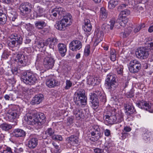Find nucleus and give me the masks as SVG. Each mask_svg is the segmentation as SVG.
<instances>
[{"label":"nucleus","instance_id":"53","mask_svg":"<svg viewBox=\"0 0 153 153\" xmlns=\"http://www.w3.org/2000/svg\"><path fill=\"white\" fill-rule=\"evenodd\" d=\"M104 134L105 136L108 137L110 135L111 131L108 129H106L104 131Z\"/></svg>","mask_w":153,"mask_h":153},{"label":"nucleus","instance_id":"27","mask_svg":"<svg viewBox=\"0 0 153 153\" xmlns=\"http://www.w3.org/2000/svg\"><path fill=\"white\" fill-rule=\"evenodd\" d=\"M67 140L68 143L73 145L77 144L78 143V138L76 136L71 135L67 138Z\"/></svg>","mask_w":153,"mask_h":153},{"label":"nucleus","instance_id":"25","mask_svg":"<svg viewBox=\"0 0 153 153\" xmlns=\"http://www.w3.org/2000/svg\"><path fill=\"white\" fill-rule=\"evenodd\" d=\"M84 30L87 32H90L92 29V26L90 21L88 19H86L85 20V25L83 26Z\"/></svg>","mask_w":153,"mask_h":153},{"label":"nucleus","instance_id":"47","mask_svg":"<svg viewBox=\"0 0 153 153\" xmlns=\"http://www.w3.org/2000/svg\"><path fill=\"white\" fill-rule=\"evenodd\" d=\"M0 153H12L11 149L9 147H7L5 150H3L0 152Z\"/></svg>","mask_w":153,"mask_h":153},{"label":"nucleus","instance_id":"48","mask_svg":"<svg viewBox=\"0 0 153 153\" xmlns=\"http://www.w3.org/2000/svg\"><path fill=\"white\" fill-rule=\"evenodd\" d=\"M132 31V28L131 27H128L125 30L124 33L126 35L129 34Z\"/></svg>","mask_w":153,"mask_h":153},{"label":"nucleus","instance_id":"20","mask_svg":"<svg viewBox=\"0 0 153 153\" xmlns=\"http://www.w3.org/2000/svg\"><path fill=\"white\" fill-rule=\"evenodd\" d=\"M20 7L21 8L20 10L21 13H24L25 12V13H26V12L30 10L31 8V4L28 2L22 3Z\"/></svg>","mask_w":153,"mask_h":153},{"label":"nucleus","instance_id":"11","mask_svg":"<svg viewBox=\"0 0 153 153\" xmlns=\"http://www.w3.org/2000/svg\"><path fill=\"white\" fill-rule=\"evenodd\" d=\"M82 47V43L79 40H74L69 44V48L73 51L76 52L79 50Z\"/></svg>","mask_w":153,"mask_h":153},{"label":"nucleus","instance_id":"1","mask_svg":"<svg viewBox=\"0 0 153 153\" xmlns=\"http://www.w3.org/2000/svg\"><path fill=\"white\" fill-rule=\"evenodd\" d=\"M104 117L108 123L110 124L120 123L123 120V114L120 111L117 112L116 109L111 108L105 110Z\"/></svg>","mask_w":153,"mask_h":153},{"label":"nucleus","instance_id":"50","mask_svg":"<svg viewBox=\"0 0 153 153\" xmlns=\"http://www.w3.org/2000/svg\"><path fill=\"white\" fill-rule=\"evenodd\" d=\"M9 56L8 53L6 51H4L2 55V58L6 59L8 58Z\"/></svg>","mask_w":153,"mask_h":153},{"label":"nucleus","instance_id":"46","mask_svg":"<svg viewBox=\"0 0 153 153\" xmlns=\"http://www.w3.org/2000/svg\"><path fill=\"white\" fill-rule=\"evenodd\" d=\"M123 68L122 66L118 67L117 69V71L118 74L122 76L123 74Z\"/></svg>","mask_w":153,"mask_h":153},{"label":"nucleus","instance_id":"61","mask_svg":"<svg viewBox=\"0 0 153 153\" xmlns=\"http://www.w3.org/2000/svg\"><path fill=\"white\" fill-rule=\"evenodd\" d=\"M20 63L21 64V66H25L26 65L27 63L25 61H24L22 60H21L20 61Z\"/></svg>","mask_w":153,"mask_h":153},{"label":"nucleus","instance_id":"51","mask_svg":"<svg viewBox=\"0 0 153 153\" xmlns=\"http://www.w3.org/2000/svg\"><path fill=\"white\" fill-rule=\"evenodd\" d=\"M11 94L9 95L5 94L4 96V98L5 100L7 101H9L12 100V98L11 97Z\"/></svg>","mask_w":153,"mask_h":153},{"label":"nucleus","instance_id":"37","mask_svg":"<svg viewBox=\"0 0 153 153\" xmlns=\"http://www.w3.org/2000/svg\"><path fill=\"white\" fill-rule=\"evenodd\" d=\"M44 11V10L42 7L39 6L37 7L36 12L37 16H42L43 14Z\"/></svg>","mask_w":153,"mask_h":153},{"label":"nucleus","instance_id":"14","mask_svg":"<svg viewBox=\"0 0 153 153\" xmlns=\"http://www.w3.org/2000/svg\"><path fill=\"white\" fill-rule=\"evenodd\" d=\"M58 42V40L56 38L51 37L47 39L44 42V43L46 46L49 45V48L51 49H53L55 45H56Z\"/></svg>","mask_w":153,"mask_h":153},{"label":"nucleus","instance_id":"4","mask_svg":"<svg viewBox=\"0 0 153 153\" xmlns=\"http://www.w3.org/2000/svg\"><path fill=\"white\" fill-rule=\"evenodd\" d=\"M74 99L76 104L79 106H85L87 104V97L83 89H79L76 92Z\"/></svg>","mask_w":153,"mask_h":153},{"label":"nucleus","instance_id":"39","mask_svg":"<svg viewBox=\"0 0 153 153\" xmlns=\"http://www.w3.org/2000/svg\"><path fill=\"white\" fill-rule=\"evenodd\" d=\"M119 19L121 20L120 22V26L123 27H125L128 22V19L127 18H121Z\"/></svg>","mask_w":153,"mask_h":153},{"label":"nucleus","instance_id":"35","mask_svg":"<svg viewBox=\"0 0 153 153\" xmlns=\"http://www.w3.org/2000/svg\"><path fill=\"white\" fill-rule=\"evenodd\" d=\"M7 21V16L4 13H0V25L4 24Z\"/></svg>","mask_w":153,"mask_h":153},{"label":"nucleus","instance_id":"55","mask_svg":"<svg viewBox=\"0 0 153 153\" xmlns=\"http://www.w3.org/2000/svg\"><path fill=\"white\" fill-rule=\"evenodd\" d=\"M26 135L25 132L22 130L20 129V137H24Z\"/></svg>","mask_w":153,"mask_h":153},{"label":"nucleus","instance_id":"64","mask_svg":"<svg viewBox=\"0 0 153 153\" xmlns=\"http://www.w3.org/2000/svg\"><path fill=\"white\" fill-rule=\"evenodd\" d=\"M128 80H127L125 81V82L123 83V86H124L125 88H126L127 87L128 85Z\"/></svg>","mask_w":153,"mask_h":153},{"label":"nucleus","instance_id":"18","mask_svg":"<svg viewBox=\"0 0 153 153\" xmlns=\"http://www.w3.org/2000/svg\"><path fill=\"white\" fill-rule=\"evenodd\" d=\"M69 25L63 21L61 20L57 22L56 25V28L60 30L64 31L66 29V27Z\"/></svg>","mask_w":153,"mask_h":153},{"label":"nucleus","instance_id":"17","mask_svg":"<svg viewBox=\"0 0 153 153\" xmlns=\"http://www.w3.org/2000/svg\"><path fill=\"white\" fill-rule=\"evenodd\" d=\"M115 23V19H112L109 22L110 24H103L101 27L102 29L103 30L108 32L109 30H112L113 29Z\"/></svg>","mask_w":153,"mask_h":153},{"label":"nucleus","instance_id":"42","mask_svg":"<svg viewBox=\"0 0 153 153\" xmlns=\"http://www.w3.org/2000/svg\"><path fill=\"white\" fill-rule=\"evenodd\" d=\"M90 46L89 45H87L85 47L84 50V55L86 56H88L90 52Z\"/></svg>","mask_w":153,"mask_h":153},{"label":"nucleus","instance_id":"28","mask_svg":"<svg viewBox=\"0 0 153 153\" xmlns=\"http://www.w3.org/2000/svg\"><path fill=\"white\" fill-rule=\"evenodd\" d=\"M38 144V140L36 138L30 139L28 142V146L30 148H34Z\"/></svg>","mask_w":153,"mask_h":153},{"label":"nucleus","instance_id":"7","mask_svg":"<svg viewBox=\"0 0 153 153\" xmlns=\"http://www.w3.org/2000/svg\"><path fill=\"white\" fill-rule=\"evenodd\" d=\"M54 62L55 60L53 56L52 55L50 54L44 59L43 64L46 69H49L53 67Z\"/></svg>","mask_w":153,"mask_h":153},{"label":"nucleus","instance_id":"15","mask_svg":"<svg viewBox=\"0 0 153 153\" xmlns=\"http://www.w3.org/2000/svg\"><path fill=\"white\" fill-rule=\"evenodd\" d=\"M46 85L49 88L53 87L58 85L59 83L58 81L53 77H51V76L48 77L46 82Z\"/></svg>","mask_w":153,"mask_h":153},{"label":"nucleus","instance_id":"31","mask_svg":"<svg viewBox=\"0 0 153 153\" xmlns=\"http://www.w3.org/2000/svg\"><path fill=\"white\" fill-rule=\"evenodd\" d=\"M118 4V0H110L108 3V8L113 9Z\"/></svg>","mask_w":153,"mask_h":153},{"label":"nucleus","instance_id":"52","mask_svg":"<svg viewBox=\"0 0 153 153\" xmlns=\"http://www.w3.org/2000/svg\"><path fill=\"white\" fill-rule=\"evenodd\" d=\"M53 146H54V148L56 149V150L55 151H56V153H59L60 152V149L59 147V146L54 144H53Z\"/></svg>","mask_w":153,"mask_h":153},{"label":"nucleus","instance_id":"12","mask_svg":"<svg viewBox=\"0 0 153 153\" xmlns=\"http://www.w3.org/2000/svg\"><path fill=\"white\" fill-rule=\"evenodd\" d=\"M135 54L138 58L141 59H145L148 57L149 54L145 48H140L137 49L136 51Z\"/></svg>","mask_w":153,"mask_h":153},{"label":"nucleus","instance_id":"44","mask_svg":"<svg viewBox=\"0 0 153 153\" xmlns=\"http://www.w3.org/2000/svg\"><path fill=\"white\" fill-rule=\"evenodd\" d=\"M52 139L55 140L62 141V137L60 135H54L52 136Z\"/></svg>","mask_w":153,"mask_h":153},{"label":"nucleus","instance_id":"2","mask_svg":"<svg viewBox=\"0 0 153 153\" xmlns=\"http://www.w3.org/2000/svg\"><path fill=\"white\" fill-rule=\"evenodd\" d=\"M105 85L109 91H113L118 85L119 83L116 75L110 73L107 75Z\"/></svg>","mask_w":153,"mask_h":153},{"label":"nucleus","instance_id":"54","mask_svg":"<svg viewBox=\"0 0 153 153\" xmlns=\"http://www.w3.org/2000/svg\"><path fill=\"white\" fill-rule=\"evenodd\" d=\"M95 153H102L103 150L99 148H96L94 149Z\"/></svg>","mask_w":153,"mask_h":153},{"label":"nucleus","instance_id":"36","mask_svg":"<svg viewBox=\"0 0 153 153\" xmlns=\"http://www.w3.org/2000/svg\"><path fill=\"white\" fill-rule=\"evenodd\" d=\"M96 80L97 79L94 77L91 76L87 79V83L89 85H94L96 84Z\"/></svg>","mask_w":153,"mask_h":153},{"label":"nucleus","instance_id":"30","mask_svg":"<svg viewBox=\"0 0 153 153\" xmlns=\"http://www.w3.org/2000/svg\"><path fill=\"white\" fill-rule=\"evenodd\" d=\"M35 27L39 29H41L46 26V24L43 21H38L35 24Z\"/></svg>","mask_w":153,"mask_h":153},{"label":"nucleus","instance_id":"23","mask_svg":"<svg viewBox=\"0 0 153 153\" xmlns=\"http://www.w3.org/2000/svg\"><path fill=\"white\" fill-rule=\"evenodd\" d=\"M104 36L103 33L102 31L99 28H97L95 31L94 36L98 40L99 42H101Z\"/></svg>","mask_w":153,"mask_h":153},{"label":"nucleus","instance_id":"29","mask_svg":"<svg viewBox=\"0 0 153 153\" xmlns=\"http://www.w3.org/2000/svg\"><path fill=\"white\" fill-rule=\"evenodd\" d=\"M108 15L107 12L106 10L103 7H102L100 12V18L102 21L105 20L107 17Z\"/></svg>","mask_w":153,"mask_h":153},{"label":"nucleus","instance_id":"13","mask_svg":"<svg viewBox=\"0 0 153 153\" xmlns=\"http://www.w3.org/2000/svg\"><path fill=\"white\" fill-rule=\"evenodd\" d=\"M65 13V10L64 8L60 7H56L52 10L51 15L56 17L58 14L59 16L61 17Z\"/></svg>","mask_w":153,"mask_h":153},{"label":"nucleus","instance_id":"49","mask_svg":"<svg viewBox=\"0 0 153 153\" xmlns=\"http://www.w3.org/2000/svg\"><path fill=\"white\" fill-rule=\"evenodd\" d=\"M13 134L15 137H19V129L18 128L15 129L13 133Z\"/></svg>","mask_w":153,"mask_h":153},{"label":"nucleus","instance_id":"40","mask_svg":"<svg viewBox=\"0 0 153 153\" xmlns=\"http://www.w3.org/2000/svg\"><path fill=\"white\" fill-rule=\"evenodd\" d=\"M151 39V38H147L145 39V40L146 41V43H145L146 45H148V48L150 49L152 48L153 47V42L152 40V41H150Z\"/></svg>","mask_w":153,"mask_h":153},{"label":"nucleus","instance_id":"41","mask_svg":"<svg viewBox=\"0 0 153 153\" xmlns=\"http://www.w3.org/2000/svg\"><path fill=\"white\" fill-rule=\"evenodd\" d=\"M66 85L65 87V89H69L72 85V82L70 80L67 79L65 82Z\"/></svg>","mask_w":153,"mask_h":153},{"label":"nucleus","instance_id":"22","mask_svg":"<svg viewBox=\"0 0 153 153\" xmlns=\"http://www.w3.org/2000/svg\"><path fill=\"white\" fill-rule=\"evenodd\" d=\"M36 119H37L38 122L39 123V125H41L44 123L45 121V117L43 113H38L35 112Z\"/></svg>","mask_w":153,"mask_h":153},{"label":"nucleus","instance_id":"45","mask_svg":"<svg viewBox=\"0 0 153 153\" xmlns=\"http://www.w3.org/2000/svg\"><path fill=\"white\" fill-rule=\"evenodd\" d=\"M67 125L70 126L73 123L74 118L72 117H69L67 118Z\"/></svg>","mask_w":153,"mask_h":153},{"label":"nucleus","instance_id":"33","mask_svg":"<svg viewBox=\"0 0 153 153\" xmlns=\"http://www.w3.org/2000/svg\"><path fill=\"white\" fill-rule=\"evenodd\" d=\"M0 128L3 130L8 131L12 128V125L7 123H2L0 125Z\"/></svg>","mask_w":153,"mask_h":153},{"label":"nucleus","instance_id":"62","mask_svg":"<svg viewBox=\"0 0 153 153\" xmlns=\"http://www.w3.org/2000/svg\"><path fill=\"white\" fill-rule=\"evenodd\" d=\"M140 28L139 26H137L134 29V32L135 33H136L139 32L140 30Z\"/></svg>","mask_w":153,"mask_h":153},{"label":"nucleus","instance_id":"43","mask_svg":"<svg viewBox=\"0 0 153 153\" xmlns=\"http://www.w3.org/2000/svg\"><path fill=\"white\" fill-rule=\"evenodd\" d=\"M54 131L51 128H48L45 131V134L47 136H51L54 133Z\"/></svg>","mask_w":153,"mask_h":153},{"label":"nucleus","instance_id":"6","mask_svg":"<svg viewBox=\"0 0 153 153\" xmlns=\"http://www.w3.org/2000/svg\"><path fill=\"white\" fill-rule=\"evenodd\" d=\"M141 68V65L140 62L137 60H133L130 62L128 68L131 73H137L140 70Z\"/></svg>","mask_w":153,"mask_h":153},{"label":"nucleus","instance_id":"60","mask_svg":"<svg viewBox=\"0 0 153 153\" xmlns=\"http://www.w3.org/2000/svg\"><path fill=\"white\" fill-rule=\"evenodd\" d=\"M124 130L126 132H129L131 130V128L129 126H126L124 128Z\"/></svg>","mask_w":153,"mask_h":153},{"label":"nucleus","instance_id":"58","mask_svg":"<svg viewBox=\"0 0 153 153\" xmlns=\"http://www.w3.org/2000/svg\"><path fill=\"white\" fill-rule=\"evenodd\" d=\"M45 45L46 46L44 43V42L43 43L39 42L38 44V47L39 48H42Z\"/></svg>","mask_w":153,"mask_h":153},{"label":"nucleus","instance_id":"8","mask_svg":"<svg viewBox=\"0 0 153 153\" xmlns=\"http://www.w3.org/2000/svg\"><path fill=\"white\" fill-rule=\"evenodd\" d=\"M136 104L138 107L146 109L150 113H153V104L147 103L143 100L137 102Z\"/></svg>","mask_w":153,"mask_h":153},{"label":"nucleus","instance_id":"38","mask_svg":"<svg viewBox=\"0 0 153 153\" xmlns=\"http://www.w3.org/2000/svg\"><path fill=\"white\" fill-rule=\"evenodd\" d=\"M17 114L15 113H11L8 114L7 116L9 120L11 122H13L14 119L16 117Z\"/></svg>","mask_w":153,"mask_h":153},{"label":"nucleus","instance_id":"24","mask_svg":"<svg viewBox=\"0 0 153 153\" xmlns=\"http://www.w3.org/2000/svg\"><path fill=\"white\" fill-rule=\"evenodd\" d=\"M59 52L62 56H64L67 51V48L66 45L63 43H59L57 45Z\"/></svg>","mask_w":153,"mask_h":153},{"label":"nucleus","instance_id":"56","mask_svg":"<svg viewBox=\"0 0 153 153\" xmlns=\"http://www.w3.org/2000/svg\"><path fill=\"white\" fill-rule=\"evenodd\" d=\"M149 137L150 135L147 133H144L143 135V139L145 140H148Z\"/></svg>","mask_w":153,"mask_h":153},{"label":"nucleus","instance_id":"57","mask_svg":"<svg viewBox=\"0 0 153 153\" xmlns=\"http://www.w3.org/2000/svg\"><path fill=\"white\" fill-rule=\"evenodd\" d=\"M126 4H122L118 7V9L119 10L123 9L126 8Z\"/></svg>","mask_w":153,"mask_h":153},{"label":"nucleus","instance_id":"32","mask_svg":"<svg viewBox=\"0 0 153 153\" xmlns=\"http://www.w3.org/2000/svg\"><path fill=\"white\" fill-rule=\"evenodd\" d=\"M130 14V11L128 10H126L121 11L119 15V18H126V17L129 15Z\"/></svg>","mask_w":153,"mask_h":153},{"label":"nucleus","instance_id":"16","mask_svg":"<svg viewBox=\"0 0 153 153\" xmlns=\"http://www.w3.org/2000/svg\"><path fill=\"white\" fill-rule=\"evenodd\" d=\"M124 107L126 110V113L127 115H130L136 112L134 108L132 103H129L125 104Z\"/></svg>","mask_w":153,"mask_h":153},{"label":"nucleus","instance_id":"10","mask_svg":"<svg viewBox=\"0 0 153 153\" xmlns=\"http://www.w3.org/2000/svg\"><path fill=\"white\" fill-rule=\"evenodd\" d=\"M93 130L91 132L92 140L94 141H97L101 137L100 129L98 125H94L93 126Z\"/></svg>","mask_w":153,"mask_h":153},{"label":"nucleus","instance_id":"9","mask_svg":"<svg viewBox=\"0 0 153 153\" xmlns=\"http://www.w3.org/2000/svg\"><path fill=\"white\" fill-rule=\"evenodd\" d=\"M25 120L29 125H39V123L36 118V114L34 113L29 116V114H26V117H25Z\"/></svg>","mask_w":153,"mask_h":153},{"label":"nucleus","instance_id":"26","mask_svg":"<svg viewBox=\"0 0 153 153\" xmlns=\"http://www.w3.org/2000/svg\"><path fill=\"white\" fill-rule=\"evenodd\" d=\"M73 114L76 118L78 119L82 118L84 116L82 110L79 108H75L73 111Z\"/></svg>","mask_w":153,"mask_h":153},{"label":"nucleus","instance_id":"19","mask_svg":"<svg viewBox=\"0 0 153 153\" xmlns=\"http://www.w3.org/2000/svg\"><path fill=\"white\" fill-rule=\"evenodd\" d=\"M44 99V96L42 94L36 95L33 98L31 101L32 104H38L41 102Z\"/></svg>","mask_w":153,"mask_h":153},{"label":"nucleus","instance_id":"3","mask_svg":"<svg viewBox=\"0 0 153 153\" xmlns=\"http://www.w3.org/2000/svg\"><path fill=\"white\" fill-rule=\"evenodd\" d=\"M21 80L24 83L29 85L35 83L37 80L36 75L32 72L21 71Z\"/></svg>","mask_w":153,"mask_h":153},{"label":"nucleus","instance_id":"21","mask_svg":"<svg viewBox=\"0 0 153 153\" xmlns=\"http://www.w3.org/2000/svg\"><path fill=\"white\" fill-rule=\"evenodd\" d=\"M62 16H63V18L61 20H63L64 22L70 25L71 23L72 20V16L71 15L70 13H66L65 10V13H64L63 15Z\"/></svg>","mask_w":153,"mask_h":153},{"label":"nucleus","instance_id":"59","mask_svg":"<svg viewBox=\"0 0 153 153\" xmlns=\"http://www.w3.org/2000/svg\"><path fill=\"white\" fill-rule=\"evenodd\" d=\"M13 74H18V69L16 68H14L11 70Z\"/></svg>","mask_w":153,"mask_h":153},{"label":"nucleus","instance_id":"34","mask_svg":"<svg viewBox=\"0 0 153 153\" xmlns=\"http://www.w3.org/2000/svg\"><path fill=\"white\" fill-rule=\"evenodd\" d=\"M110 58L111 61L114 62L116 59V53L115 50L114 49L111 50L110 54Z\"/></svg>","mask_w":153,"mask_h":153},{"label":"nucleus","instance_id":"63","mask_svg":"<svg viewBox=\"0 0 153 153\" xmlns=\"http://www.w3.org/2000/svg\"><path fill=\"white\" fill-rule=\"evenodd\" d=\"M148 31L150 33L153 31V26H152L149 27L148 29Z\"/></svg>","mask_w":153,"mask_h":153},{"label":"nucleus","instance_id":"5","mask_svg":"<svg viewBox=\"0 0 153 153\" xmlns=\"http://www.w3.org/2000/svg\"><path fill=\"white\" fill-rule=\"evenodd\" d=\"M104 95L102 92L99 91H96L95 93H91L90 94V99L91 100L92 106L94 108H97L98 105L99 101L98 97L101 100H103L105 98Z\"/></svg>","mask_w":153,"mask_h":153}]
</instances>
